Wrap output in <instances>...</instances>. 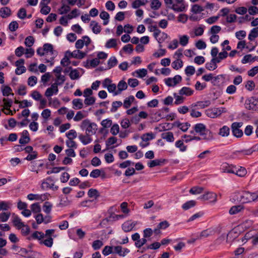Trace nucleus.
Returning <instances> with one entry per match:
<instances>
[{
	"instance_id": "obj_60",
	"label": "nucleus",
	"mask_w": 258,
	"mask_h": 258,
	"mask_svg": "<svg viewBox=\"0 0 258 258\" xmlns=\"http://www.w3.org/2000/svg\"><path fill=\"white\" fill-rule=\"evenodd\" d=\"M173 95L175 98V104L178 105L183 102L184 98L181 96V95H177L176 93H174Z\"/></svg>"
},
{
	"instance_id": "obj_48",
	"label": "nucleus",
	"mask_w": 258,
	"mask_h": 258,
	"mask_svg": "<svg viewBox=\"0 0 258 258\" xmlns=\"http://www.w3.org/2000/svg\"><path fill=\"white\" fill-rule=\"evenodd\" d=\"M44 234L42 232H39V231H35L32 234V237L33 239H38L40 240L44 237Z\"/></svg>"
},
{
	"instance_id": "obj_38",
	"label": "nucleus",
	"mask_w": 258,
	"mask_h": 258,
	"mask_svg": "<svg viewBox=\"0 0 258 258\" xmlns=\"http://www.w3.org/2000/svg\"><path fill=\"white\" fill-rule=\"evenodd\" d=\"M116 45V39L114 38L109 39L105 44V47L108 48H114Z\"/></svg>"
},
{
	"instance_id": "obj_41",
	"label": "nucleus",
	"mask_w": 258,
	"mask_h": 258,
	"mask_svg": "<svg viewBox=\"0 0 258 258\" xmlns=\"http://www.w3.org/2000/svg\"><path fill=\"white\" fill-rule=\"evenodd\" d=\"M196 202L195 201L191 200L188 201L184 203L182 206V208L184 210H187L189 209V208L193 207L196 205Z\"/></svg>"
},
{
	"instance_id": "obj_51",
	"label": "nucleus",
	"mask_w": 258,
	"mask_h": 258,
	"mask_svg": "<svg viewBox=\"0 0 258 258\" xmlns=\"http://www.w3.org/2000/svg\"><path fill=\"white\" fill-rule=\"evenodd\" d=\"M34 43V39L33 36H29L26 38L25 44L28 47L32 46Z\"/></svg>"
},
{
	"instance_id": "obj_43",
	"label": "nucleus",
	"mask_w": 258,
	"mask_h": 258,
	"mask_svg": "<svg viewBox=\"0 0 258 258\" xmlns=\"http://www.w3.org/2000/svg\"><path fill=\"white\" fill-rule=\"evenodd\" d=\"M11 213L10 212H3L0 214V222H5L10 218Z\"/></svg>"
},
{
	"instance_id": "obj_35",
	"label": "nucleus",
	"mask_w": 258,
	"mask_h": 258,
	"mask_svg": "<svg viewBox=\"0 0 258 258\" xmlns=\"http://www.w3.org/2000/svg\"><path fill=\"white\" fill-rule=\"evenodd\" d=\"M175 145L176 147L179 148L180 151L181 152H184L186 150V146L183 144V140L182 138V140H179L176 141Z\"/></svg>"
},
{
	"instance_id": "obj_14",
	"label": "nucleus",
	"mask_w": 258,
	"mask_h": 258,
	"mask_svg": "<svg viewBox=\"0 0 258 258\" xmlns=\"http://www.w3.org/2000/svg\"><path fill=\"white\" fill-rule=\"evenodd\" d=\"M194 129L196 133L198 134L199 135H202V134L207 130L206 125L201 123L195 124Z\"/></svg>"
},
{
	"instance_id": "obj_55",
	"label": "nucleus",
	"mask_w": 258,
	"mask_h": 258,
	"mask_svg": "<svg viewBox=\"0 0 258 258\" xmlns=\"http://www.w3.org/2000/svg\"><path fill=\"white\" fill-rule=\"evenodd\" d=\"M66 136L68 139L74 140L77 136V132L74 130H71L69 132L66 133Z\"/></svg>"
},
{
	"instance_id": "obj_39",
	"label": "nucleus",
	"mask_w": 258,
	"mask_h": 258,
	"mask_svg": "<svg viewBox=\"0 0 258 258\" xmlns=\"http://www.w3.org/2000/svg\"><path fill=\"white\" fill-rule=\"evenodd\" d=\"M183 66V62L181 60L176 59L175 61L172 63V67L173 69L177 70L181 68Z\"/></svg>"
},
{
	"instance_id": "obj_1",
	"label": "nucleus",
	"mask_w": 258,
	"mask_h": 258,
	"mask_svg": "<svg viewBox=\"0 0 258 258\" xmlns=\"http://www.w3.org/2000/svg\"><path fill=\"white\" fill-rule=\"evenodd\" d=\"M235 196L237 200L242 203H250L258 199V195L256 193L250 192L248 191L238 192Z\"/></svg>"
},
{
	"instance_id": "obj_47",
	"label": "nucleus",
	"mask_w": 258,
	"mask_h": 258,
	"mask_svg": "<svg viewBox=\"0 0 258 258\" xmlns=\"http://www.w3.org/2000/svg\"><path fill=\"white\" fill-rule=\"evenodd\" d=\"M12 89L8 86H5L2 88V92L3 96H8L9 95L12 94L14 95L13 93H12Z\"/></svg>"
},
{
	"instance_id": "obj_37",
	"label": "nucleus",
	"mask_w": 258,
	"mask_h": 258,
	"mask_svg": "<svg viewBox=\"0 0 258 258\" xmlns=\"http://www.w3.org/2000/svg\"><path fill=\"white\" fill-rule=\"evenodd\" d=\"M88 195L89 197L94 198L96 199L100 196L98 191L94 188H91L89 190Z\"/></svg>"
},
{
	"instance_id": "obj_44",
	"label": "nucleus",
	"mask_w": 258,
	"mask_h": 258,
	"mask_svg": "<svg viewBox=\"0 0 258 258\" xmlns=\"http://www.w3.org/2000/svg\"><path fill=\"white\" fill-rule=\"evenodd\" d=\"M161 6V3L159 0H152L151 3V8L155 10H158Z\"/></svg>"
},
{
	"instance_id": "obj_36",
	"label": "nucleus",
	"mask_w": 258,
	"mask_h": 258,
	"mask_svg": "<svg viewBox=\"0 0 258 258\" xmlns=\"http://www.w3.org/2000/svg\"><path fill=\"white\" fill-rule=\"evenodd\" d=\"M117 63V60L115 56H111L108 60L107 69H110L116 66Z\"/></svg>"
},
{
	"instance_id": "obj_62",
	"label": "nucleus",
	"mask_w": 258,
	"mask_h": 258,
	"mask_svg": "<svg viewBox=\"0 0 258 258\" xmlns=\"http://www.w3.org/2000/svg\"><path fill=\"white\" fill-rule=\"evenodd\" d=\"M40 244H44L45 246L48 247H51L53 245V240L52 238L49 237L48 239H46L44 241H40Z\"/></svg>"
},
{
	"instance_id": "obj_5",
	"label": "nucleus",
	"mask_w": 258,
	"mask_h": 258,
	"mask_svg": "<svg viewBox=\"0 0 258 258\" xmlns=\"http://www.w3.org/2000/svg\"><path fill=\"white\" fill-rule=\"evenodd\" d=\"M24 63V59H20L16 61L15 65L17 67L15 70V73L20 75L24 73H25L26 71L25 67L23 65Z\"/></svg>"
},
{
	"instance_id": "obj_11",
	"label": "nucleus",
	"mask_w": 258,
	"mask_h": 258,
	"mask_svg": "<svg viewBox=\"0 0 258 258\" xmlns=\"http://www.w3.org/2000/svg\"><path fill=\"white\" fill-rule=\"evenodd\" d=\"M199 199L203 200L213 199V202H216L217 201V195L212 192H207L206 194L201 196Z\"/></svg>"
},
{
	"instance_id": "obj_34",
	"label": "nucleus",
	"mask_w": 258,
	"mask_h": 258,
	"mask_svg": "<svg viewBox=\"0 0 258 258\" xmlns=\"http://www.w3.org/2000/svg\"><path fill=\"white\" fill-rule=\"evenodd\" d=\"M135 97L134 96H130L126 98L123 102V106L125 108H128L130 107L132 103L134 101Z\"/></svg>"
},
{
	"instance_id": "obj_6",
	"label": "nucleus",
	"mask_w": 258,
	"mask_h": 258,
	"mask_svg": "<svg viewBox=\"0 0 258 258\" xmlns=\"http://www.w3.org/2000/svg\"><path fill=\"white\" fill-rule=\"evenodd\" d=\"M222 113V111L220 108H213L208 109L206 110V115L211 118H215L220 115Z\"/></svg>"
},
{
	"instance_id": "obj_61",
	"label": "nucleus",
	"mask_w": 258,
	"mask_h": 258,
	"mask_svg": "<svg viewBox=\"0 0 258 258\" xmlns=\"http://www.w3.org/2000/svg\"><path fill=\"white\" fill-rule=\"evenodd\" d=\"M206 68L209 71H213L217 68V65L213 63L211 59L210 62L206 63Z\"/></svg>"
},
{
	"instance_id": "obj_29",
	"label": "nucleus",
	"mask_w": 258,
	"mask_h": 258,
	"mask_svg": "<svg viewBox=\"0 0 258 258\" xmlns=\"http://www.w3.org/2000/svg\"><path fill=\"white\" fill-rule=\"evenodd\" d=\"M257 37H258V27H255L251 30L248 38L249 40L252 41Z\"/></svg>"
},
{
	"instance_id": "obj_25",
	"label": "nucleus",
	"mask_w": 258,
	"mask_h": 258,
	"mask_svg": "<svg viewBox=\"0 0 258 258\" xmlns=\"http://www.w3.org/2000/svg\"><path fill=\"white\" fill-rule=\"evenodd\" d=\"M174 11L177 12H183L184 11L185 7L184 4H173L171 8Z\"/></svg>"
},
{
	"instance_id": "obj_27",
	"label": "nucleus",
	"mask_w": 258,
	"mask_h": 258,
	"mask_svg": "<svg viewBox=\"0 0 258 258\" xmlns=\"http://www.w3.org/2000/svg\"><path fill=\"white\" fill-rule=\"evenodd\" d=\"M169 111V108L168 107H163L162 109L159 110L157 112L155 113V115H157L160 118H165V112L167 113Z\"/></svg>"
},
{
	"instance_id": "obj_58",
	"label": "nucleus",
	"mask_w": 258,
	"mask_h": 258,
	"mask_svg": "<svg viewBox=\"0 0 258 258\" xmlns=\"http://www.w3.org/2000/svg\"><path fill=\"white\" fill-rule=\"evenodd\" d=\"M168 37V35L166 33L164 32H161L160 31V33L159 34V37L156 39V40L158 41L159 43H161L163 42L165 39H166Z\"/></svg>"
},
{
	"instance_id": "obj_30",
	"label": "nucleus",
	"mask_w": 258,
	"mask_h": 258,
	"mask_svg": "<svg viewBox=\"0 0 258 258\" xmlns=\"http://www.w3.org/2000/svg\"><path fill=\"white\" fill-rule=\"evenodd\" d=\"M243 209V207L241 205L234 206L230 209L229 213L230 215H234L240 212Z\"/></svg>"
},
{
	"instance_id": "obj_50",
	"label": "nucleus",
	"mask_w": 258,
	"mask_h": 258,
	"mask_svg": "<svg viewBox=\"0 0 258 258\" xmlns=\"http://www.w3.org/2000/svg\"><path fill=\"white\" fill-rule=\"evenodd\" d=\"M31 252L30 250H27L24 248H20L19 250H18V253L21 256L24 257L29 256Z\"/></svg>"
},
{
	"instance_id": "obj_46",
	"label": "nucleus",
	"mask_w": 258,
	"mask_h": 258,
	"mask_svg": "<svg viewBox=\"0 0 258 258\" xmlns=\"http://www.w3.org/2000/svg\"><path fill=\"white\" fill-rule=\"evenodd\" d=\"M189 37L187 35H182L179 37V43L182 46H185L188 42Z\"/></svg>"
},
{
	"instance_id": "obj_26",
	"label": "nucleus",
	"mask_w": 258,
	"mask_h": 258,
	"mask_svg": "<svg viewBox=\"0 0 258 258\" xmlns=\"http://www.w3.org/2000/svg\"><path fill=\"white\" fill-rule=\"evenodd\" d=\"M90 26H92V31L95 34H98L101 31V26L98 24V23L95 21H92L91 22Z\"/></svg>"
},
{
	"instance_id": "obj_15",
	"label": "nucleus",
	"mask_w": 258,
	"mask_h": 258,
	"mask_svg": "<svg viewBox=\"0 0 258 258\" xmlns=\"http://www.w3.org/2000/svg\"><path fill=\"white\" fill-rule=\"evenodd\" d=\"M135 225L136 223L127 221L122 224V229L125 232H128L132 230Z\"/></svg>"
},
{
	"instance_id": "obj_42",
	"label": "nucleus",
	"mask_w": 258,
	"mask_h": 258,
	"mask_svg": "<svg viewBox=\"0 0 258 258\" xmlns=\"http://www.w3.org/2000/svg\"><path fill=\"white\" fill-rule=\"evenodd\" d=\"M155 136L152 133H147L143 135L142 140L144 142H147L154 138Z\"/></svg>"
},
{
	"instance_id": "obj_3",
	"label": "nucleus",
	"mask_w": 258,
	"mask_h": 258,
	"mask_svg": "<svg viewBox=\"0 0 258 258\" xmlns=\"http://www.w3.org/2000/svg\"><path fill=\"white\" fill-rule=\"evenodd\" d=\"M257 101L252 97L245 101V108L248 110H256L258 109Z\"/></svg>"
},
{
	"instance_id": "obj_32",
	"label": "nucleus",
	"mask_w": 258,
	"mask_h": 258,
	"mask_svg": "<svg viewBox=\"0 0 258 258\" xmlns=\"http://www.w3.org/2000/svg\"><path fill=\"white\" fill-rule=\"evenodd\" d=\"M165 160L162 159H155L152 160L148 163V165L150 168H152L157 166H160L164 162Z\"/></svg>"
},
{
	"instance_id": "obj_17",
	"label": "nucleus",
	"mask_w": 258,
	"mask_h": 258,
	"mask_svg": "<svg viewBox=\"0 0 258 258\" xmlns=\"http://www.w3.org/2000/svg\"><path fill=\"white\" fill-rule=\"evenodd\" d=\"M161 137L168 142H173L174 140L173 134L170 132L162 133Z\"/></svg>"
},
{
	"instance_id": "obj_9",
	"label": "nucleus",
	"mask_w": 258,
	"mask_h": 258,
	"mask_svg": "<svg viewBox=\"0 0 258 258\" xmlns=\"http://www.w3.org/2000/svg\"><path fill=\"white\" fill-rule=\"evenodd\" d=\"M129 252L128 249L123 248L121 246H116L114 247V253H116L121 256H125Z\"/></svg>"
},
{
	"instance_id": "obj_28",
	"label": "nucleus",
	"mask_w": 258,
	"mask_h": 258,
	"mask_svg": "<svg viewBox=\"0 0 258 258\" xmlns=\"http://www.w3.org/2000/svg\"><path fill=\"white\" fill-rule=\"evenodd\" d=\"M73 108L75 109H80L83 107V102L80 99H75L73 100Z\"/></svg>"
},
{
	"instance_id": "obj_64",
	"label": "nucleus",
	"mask_w": 258,
	"mask_h": 258,
	"mask_svg": "<svg viewBox=\"0 0 258 258\" xmlns=\"http://www.w3.org/2000/svg\"><path fill=\"white\" fill-rule=\"evenodd\" d=\"M91 123L90 120L88 119L84 120L80 125V127L82 130L87 131V129H88L89 126Z\"/></svg>"
},
{
	"instance_id": "obj_23",
	"label": "nucleus",
	"mask_w": 258,
	"mask_h": 258,
	"mask_svg": "<svg viewBox=\"0 0 258 258\" xmlns=\"http://www.w3.org/2000/svg\"><path fill=\"white\" fill-rule=\"evenodd\" d=\"M90 136V135H87V134L86 135L80 134L79 136V138L84 145H87L92 141Z\"/></svg>"
},
{
	"instance_id": "obj_13",
	"label": "nucleus",
	"mask_w": 258,
	"mask_h": 258,
	"mask_svg": "<svg viewBox=\"0 0 258 258\" xmlns=\"http://www.w3.org/2000/svg\"><path fill=\"white\" fill-rule=\"evenodd\" d=\"M200 136L202 137V140L206 141H212L214 138L213 133L208 129Z\"/></svg>"
},
{
	"instance_id": "obj_57",
	"label": "nucleus",
	"mask_w": 258,
	"mask_h": 258,
	"mask_svg": "<svg viewBox=\"0 0 258 258\" xmlns=\"http://www.w3.org/2000/svg\"><path fill=\"white\" fill-rule=\"evenodd\" d=\"M203 11V8L197 4L194 5L191 8V12L195 14L200 13Z\"/></svg>"
},
{
	"instance_id": "obj_19",
	"label": "nucleus",
	"mask_w": 258,
	"mask_h": 258,
	"mask_svg": "<svg viewBox=\"0 0 258 258\" xmlns=\"http://www.w3.org/2000/svg\"><path fill=\"white\" fill-rule=\"evenodd\" d=\"M253 153L251 148L248 149H244L240 151H236L233 153L232 156H239L241 154L244 155H250ZM234 157H233L234 158Z\"/></svg>"
},
{
	"instance_id": "obj_2",
	"label": "nucleus",
	"mask_w": 258,
	"mask_h": 258,
	"mask_svg": "<svg viewBox=\"0 0 258 258\" xmlns=\"http://www.w3.org/2000/svg\"><path fill=\"white\" fill-rule=\"evenodd\" d=\"M242 125V122H233L231 125L232 132L235 137L240 138L243 136V132L240 129Z\"/></svg>"
},
{
	"instance_id": "obj_40",
	"label": "nucleus",
	"mask_w": 258,
	"mask_h": 258,
	"mask_svg": "<svg viewBox=\"0 0 258 258\" xmlns=\"http://www.w3.org/2000/svg\"><path fill=\"white\" fill-rule=\"evenodd\" d=\"M122 105V103L121 101H114L112 103V107L110 109L111 112H115L117 111L118 108L121 106Z\"/></svg>"
},
{
	"instance_id": "obj_45",
	"label": "nucleus",
	"mask_w": 258,
	"mask_h": 258,
	"mask_svg": "<svg viewBox=\"0 0 258 258\" xmlns=\"http://www.w3.org/2000/svg\"><path fill=\"white\" fill-rule=\"evenodd\" d=\"M103 245V243L100 240H95L92 245V246L94 250H98L100 249Z\"/></svg>"
},
{
	"instance_id": "obj_12",
	"label": "nucleus",
	"mask_w": 258,
	"mask_h": 258,
	"mask_svg": "<svg viewBox=\"0 0 258 258\" xmlns=\"http://www.w3.org/2000/svg\"><path fill=\"white\" fill-rule=\"evenodd\" d=\"M234 167L235 166L225 163L222 164L221 170L224 173H234Z\"/></svg>"
},
{
	"instance_id": "obj_10",
	"label": "nucleus",
	"mask_w": 258,
	"mask_h": 258,
	"mask_svg": "<svg viewBox=\"0 0 258 258\" xmlns=\"http://www.w3.org/2000/svg\"><path fill=\"white\" fill-rule=\"evenodd\" d=\"M169 226V224L167 221H164L160 222L154 230V233L156 235H159L161 233V229H165Z\"/></svg>"
},
{
	"instance_id": "obj_52",
	"label": "nucleus",
	"mask_w": 258,
	"mask_h": 258,
	"mask_svg": "<svg viewBox=\"0 0 258 258\" xmlns=\"http://www.w3.org/2000/svg\"><path fill=\"white\" fill-rule=\"evenodd\" d=\"M112 250V246H105L102 250V253L104 255H108L110 253H114V251H113Z\"/></svg>"
},
{
	"instance_id": "obj_31",
	"label": "nucleus",
	"mask_w": 258,
	"mask_h": 258,
	"mask_svg": "<svg viewBox=\"0 0 258 258\" xmlns=\"http://www.w3.org/2000/svg\"><path fill=\"white\" fill-rule=\"evenodd\" d=\"M230 129L226 126L224 125L219 130V135L222 137H227L229 135Z\"/></svg>"
},
{
	"instance_id": "obj_49",
	"label": "nucleus",
	"mask_w": 258,
	"mask_h": 258,
	"mask_svg": "<svg viewBox=\"0 0 258 258\" xmlns=\"http://www.w3.org/2000/svg\"><path fill=\"white\" fill-rule=\"evenodd\" d=\"M211 104V101L210 100H206L205 101H199L197 103L195 106H198L201 108H204L206 107L209 106Z\"/></svg>"
},
{
	"instance_id": "obj_59",
	"label": "nucleus",
	"mask_w": 258,
	"mask_h": 258,
	"mask_svg": "<svg viewBox=\"0 0 258 258\" xmlns=\"http://www.w3.org/2000/svg\"><path fill=\"white\" fill-rule=\"evenodd\" d=\"M185 73L188 76L193 75L195 73V68L191 66L187 67L185 70Z\"/></svg>"
},
{
	"instance_id": "obj_63",
	"label": "nucleus",
	"mask_w": 258,
	"mask_h": 258,
	"mask_svg": "<svg viewBox=\"0 0 258 258\" xmlns=\"http://www.w3.org/2000/svg\"><path fill=\"white\" fill-rule=\"evenodd\" d=\"M150 31L153 32L154 34V37L157 39V38L159 37V34L160 33V30L158 29L156 26H152L150 28Z\"/></svg>"
},
{
	"instance_id": "obj_56",
	"label": "nucleus",
	"mask_w": 258,
	"mask_h": 258,
	"mask_svg": "<svg viewBox=\"0 0 258 258\" xmlns=\"http://www.w3.org/2000/svg\"><path fill=\"white\" fill-rule=\"evenodd\" d=\"M70 10L71 8L70 6L63 4L61 8L59 9V14L61 15L67 14Z\"/></svg>"
},
{
	"instance_id": "obj_21",
	"label": "nucleus",
	"mask_w": 258,
	"mask_h": 258,
	"mask_svg": "<svg viewBox=\"0 0 258 258\" xmlns=\"http://www.w3.org/2000/svg\"><path fill=\"white\" fill-rule=\"evenodd\" d=\"M71 54V57L77 59H82L86 55V53L85 52H82L79 50H74Z\"/></svg>"
},
{
	"instance_id": "obj_18",
	"label": "nucleus",
	"mask_w": 258,
	"mask_h": 258,
	"mask_svg": "<svg viewBox=\"0 0 258 258\" xmlns=\"http://www.w3.org/2000/svg\"><path fill=\"white\" fill-rule=\"evenodd\" d=\"M0 15L3 18H7L11 15V11L9 7H3L0 9Z\"/></svg>"
},
{
	"instance_id": "obj_33",
	"label": "nucleus",
	"mask_w": 258,
	"mask_h": 258,
	"mask_svg": "<svg viewBox=\"0 0 258 258\" xmlns=\"http://www.w3.org/2000/svg\"><path fill=\"white\" fill-rule=\"evenodd\" d=\"M13 222L15 226L17 227L19 229L24 226V224L21 221V219L17 216L14 218Z\"/></svg>"
},
{
	"instance_id": "obj_54",
	"label": "nucleus",
	"mask_w": 258,
	"mask_h": 258,
	"mask_svg": "<svg viewBox=\"0 0 258 258\" xmlns=\"http://www.w3.org/2000/svg\"><path fill=\"white\" fill-rule=\"evenodd\" d=\"M69 75L72 80H76L79 78V72L76 69L72 70Z\"/></svg>"
},
{
	"instance_id": "obj_20",
	"label": "nucleus",
	"mask_w": 258,
	"mask_h": 258,
	"mask_svg": "<svg viewBox=\"0 0 258 258\" xmlns=\"http://www.w3.org/2000/svg\"><path fill=\"white\" fill-rule=\"evenodd\" d=\"M97 130V124L95 123H91L89 126L88 129L86 131V134L92 136L96 133Z\"/></svg>"
},
{
	"instance_id": "obj_22",
	"label": "nucleus",
	"mask_w": 258,
	"mask_h": 258,
	"mask_svg": "<svg viewBox=\"0 0 258 258\" xmlns=\"http://www.w3.org/2000/svg\"><path fill=\"white\" fill-rule=\"evenodd\" d=\"M234 169V174H235L237 175L240 176V177H243V176H245L247 173V171H246V170L245 169V168H244V167H240L239 168H238V167H236V166H235Z\"/></svg>"
},
{
	"instance_id": "obj_8",
	"label": "nucleus",
	"mask_w": 258,
	"mask_h": 258,
	"mask_svg": "<svg viewBox=\"0 0 258 258\" xmlns=\"http://www.w3.org/2000/svg\"><path fill=\"white\" fill-rule=\"evenodd\" d=\"M30 141V138L28 132L27 130L23 131L19 139V143L21 145H25L28 143Z\"/></svg>"
},
{
	"instance_id": "obj_16",
	"label": "nucleus",
	"mask_w": 258,
	"mask_h": 258,
	"mask_svg": "<svg viewBox=\"0 0 258 258\" xmlns=\"http://www.w3.org/2000/svg\"><path fill=\"white\" fill-rule=\"evenodd\" d=\"M127 88V84L123 80L120 81L117 85V90L114 93V96L121 93V91L126 90Z\"/></svg>"
},
{
	"instance_id": "obj_24",
	"label": "nucleus",
	"mask_w": 258,
	"mask_h": 258,
	"mask_svg": "<svg viewBox=\"0 0 258 258\" xmlns=\"http://www.w3.org/2000/svg\"><path fill=\"white\" fill-rule=\"evenodd\" d=\"M194 93V91L190 88L184 87L182 88L179 91V94L180 95H185L186 96H190Z\"/></svg>"
},
{
	"instance_id": "obj_7",
	"label": "nucleus",
	"mask_w": 258,
	"mask_h": 258,
	"mask_svg": "<svg viewBox=\"0 0 258 258\" xmlns=\"http://www.w3.org/2000/svg\"><path fill=\"white\" fill-rule=\"evenodd\" d=\"M215 233V230L210 228L202 231L199 235L197 236V239H201L204 238H207L209 236L213 235Z\"/></svg>"
},
{
	"instance_id": "obj_4",
	"label": "nucleus",
	"mask_w": 258,
	"mask_h": 258,
	"mask_svg": "<svg viewBox=\"0 0 258 258\" xmlns=\"http://www.w3.org/2000/svg\"><path fill=\"white\" fill-rule=\"evenodd\" d=\"M182 78L179 75H176L173 78H168L165 80V84L169 87H174L181 81Z\"/></svg>"
},
{
	"instance_id": "obj_53",
	"label": "nucleus",
	"mask_w": 258,
	"mask_h": 258,
	"mask_svg": "<svg viewBox=\"0 0 258 258\" xmlns=\"http://www.w3.org/2000/svg\"><path fill=\"white\" fill-rule=\"evenodd\" d=\"M17 16L21 19H24L27 16L26 9L23 8H21L17 13Z\"/></svg>"
}]
</instances>
